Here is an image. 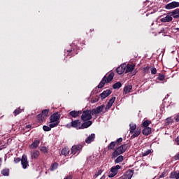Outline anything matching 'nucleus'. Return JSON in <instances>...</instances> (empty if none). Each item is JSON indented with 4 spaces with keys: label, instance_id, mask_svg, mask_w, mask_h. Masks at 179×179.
Listing matches in <instances>:
<instances>
[{
    "label": "nucleus",
    "instance_id": "1",
    "mask_svg": "<svg viewBox=\"0 0 179 179\" xmlns=\"http://www.w3.org/2000/svg\"><path fill=\"white\" fill-rule=\"evenodd\" d=\"M127 149H128V144H125V143L116 148L111 155V159H115L116 157H118L120 155H122L123 153H125Z\"/></svg>",
    "mask_w": 179,
    "mask_h": 179
},
{
    "label": "nucleus",
    "instance_id": "2",
    "mask_svg": "<svg viewBox=\"0 0 179 179\" xmlns=\"http://www.w3.org/2000/svg\"><path fill=\"white\" fill-rule=\"evenodd\" d=\"M114 75H115L114 72H110L108 74V77H107V76H104L97 86L98 89H103V87H104V85H106V83H110V82H111V80H113L114 79Z\"/></svg>",
    "mask_w": 179,
    "mask_h": 179
},
{
    "label": "nucleus",
    "instance_id": "3",
    "mask_svg": "<svg viewBox=\"0 0 179 179\" xmlns=\"http://www.w3.org/2000/svg\"><path fill=\"white\" fill-rule=\"evenodd\" d=\"M130 134H133L131 136V139L138 138L142 132V129L141 127H136V124H130Z\"/></svg>",
    "mask_w": 179,
    "mask_h": 179
},
{
    "label": "nucleus",
    "instance_id": "4",
    "mask_svg": "<svg viewBox=\"0 0 179 179\" xmlns=\"http://www.w3.org/2000/svg\"><path fill=\"white\" fill-rule=\"evenodd\" d=\"M49 113H50V109L43 110L40 114L36 115V119L38 122L39 124H42V122H44V121L47 120Z\"/></svg>",
    "mask_w": 179,
    "mask_h": 179
},
{
    "label": "nucleus",
    "instance_id": "5",
    "mask_svg": "<svg viewBox=\"0 0 179 179\" xmlns=\"http://www.w3.org/2000/svg\"><path fill=\"white\" fill-rule=\"evenodd\" d=\"M92 115H93L92 114V110H83L82 113V115H81V120L82 121H89L90 120H92Z\"/></svg>",
    "mask_w": 179,
    "mask_h": 179
},
{
    "label": "nucleus",
    "instance_id": "6",
    "mask_svg": "<svg viewBox=\"0 0 179 179\" xmlns=\"http://www.w3.org/2000/svg\"><path fill=\"white\" fill-rule=\"evenodd\" d=\"M121 142H122V138H117L115 141H112L108 146L107 149L108 150H114L115 149V146H120L121 144Z\"/></svg>",
    "mask_w": 179,
    "mask_h": 179
},
{
    "label": "nucleus",
    "instance_id": "7",
    "mask_svg": "<svg viewBox=\"0 0 179 179\" xmlns=\"http://www.w3.org/2000/svg\"><path fill=\"white\" fill-rule=\"evenodd\" d=\"M122 169V166H120V165H116L115 166H113L110 169V172L111 173H110L108 175L109 178H113V177H115V176H117V174H118V170Z\"/></svg>",
    "mask_w": 179,
    "mask_h": 179
},
{
    "label": "nucleus",
    "instance_id": "8",
    "mask_svg": "<svg viewBox=\"0 0 179 179\" xmlns=\"http://www.w3.org/2000/svg\"><path fill=\"white\" fill-rule=\"evenodd\" d=\"M176 8H179V2L178 1H172L169 3L164 6L165 9L167 10H171V9H176Z\"/></svg>",
    "mask_w": 179,
    "mask_h": 179
},
{
    "label": "nucleus",
    "instance_id": "9",
    "mask_svg": "<svg viewBox=\"0 0 179 179\" xmlns=\"http://www.w3.org/2000/svg\"><path fill=\"white\" fill-rule=\"evenodd\" d=\"M59 118H61V114L59 112H56L50 115V122H59Z\"/></svg>",
    "mask_w": 179,
    "mask_h": 179
},
{
    "label": "nucleus",
    "instance_id": "10",
    "mask_svg": "<svg viewBox=\"0 0 179 179\" xmlns=\"http://www.w3.org/2000/svg\"><path fill=\"white\" fill-rule=\"evenodd\" d=\"M83 148L82 145H73L71 148L72 155H79Z\"/></svg>",
    "mask_w": 179,
    "mask_h": 179
},
{
    "label": "nucleus",
    "instance_id": "11",
    "mask_svg": "<svg viewBox=\"0 0 179 179\" xmlns=\"http://www.w3.org/2000/svg\"><path fill=\"white\" fill-rule=\"evenodd\" d=\"M21 164H22V169H24V170H26V169L29 167V161L27 160V155H24L22 156Z\"/></svg>",
    "mask_w": 179,
    "mask_h": 179
},
{
    "label": "nucleus",
    "instance_id": "12",
    "mask_svg": "<svg viewBox=\"0 0 179 179\" xmlns=\"http://www.w3.org/2000/svg\"><path fill=\"white\" fill-rule=\"evenodd\" d=\"M134 176V171L129 169L124 173V174L120 178V179H131Z\"/></svg>",
    "mask_w": 179,
    "mask_h": 179
},
{
    "label": "nucleus",
    "instance_id": "13",
    "mask_svg": "<svg viewBox=\"0 0 179 179\" xmlns=\"http://www.w3.org/2000/svg\"><path fill=\"white\" fill-rule=\"evenodd\" d=\"M104 105H101L100 106L96 107V108H93L92 110V115H94L96 114H100L104 110Z\"/></svg>",
    "mask_w": 179,
    "mask_h": 179
},
{
    "label": "nucleus",
    "instance_id": "14",
    "mask_svg": "<svg viewBox=\"0 0 179 179\" xmlns=\"http://www.w3.org/2000/svg\"><path fill=\"white\" fill-rule=\"evenodd\" d=\"M161 22L162 23H167L169 22H173V15H171V13H168L166 14V16L164 17V18L161 19Z\"/></svg>",
    "mask_w": 179,
    "mask_h": 179
},
{
    "label": "nucleus",
    "instance_id": "15",
    "mask_svg": "<svg viewBox=\"0 0 179 179\" xmlns=\"http://www.w3.org/2000/svg\"><path fill=\"white\" fill-rule=\"evenodd\" d=\"M82 114V110H72L69 112V115L71 118H78Z\"/></svg>",
    "mask_w": 179,
    "mask_h": 179
},
{
    "label": "nucleus",
    "instance_id": "16",
    "mask_svg": "<svg viewBox=\"0 0 179 179\" xmlns=\"http://www.w3.org/2000/svg\"><path fill=\"white\" fill-rule=\"evenodd\" d=\"M30 155H31V159L32 160H36V159H38V157H40V151H38L37 150L31 151Z\"/></svg>",
    "mask_w": 179,
    "mask_h": 179
},
{
    "label": "nucleus",
    "instance_id": "17",
    "mask_svg": "<svg viewBox=\"0 0 179 179\" xmlns=\"http://www.w3.org/2000/svg\"><path fill=\"white\" fill-rule=\"evenodd\" d=\"M127 68V64H122L116 69V72L118 75H122L125 72V69Z\"/></svg>",
    "mask_w": 179,
    "mask_h": 179
},
{
    "label": "nucleus",
    "instance_id": "18",
    "mask_svg": "<svg viewBox=\"0 0 179 179\" xmlns=\"http://www.w3.org/2000/svg\"><path fill=\"white\" fill-rule=\"evenodd\" d=\"M71 127L73 128H76V129H81L80 128V120H73L71 122Z\"/></svg>",
    "mask_w": 179,
    "mask_h": 179
},
{
    "label": "nucleus",
    "instance_id": "19",
    "mask_svg": "<svg viewBox=\"0 0 179 179\" xmlns=\"http://www.w3.org/2000/svg\"><path fill=\"white\" fill-rule=\"evenodd\" d=\"M112 92L110 90H106L105 91H103L101 94H100V97L101 99V100H104V99H106V97H108V96H110V94H111Z\"/></svg>",
    "mask_w": 179,
    "mask_h": 179
},
{
    "label": "nucleus",
    "instance_id": "20",
    "mask_svg": "<svg viewBox=\"0 0 179 179\" xmlns=\"http://www.w3.org/2000/svg\"><path fill=\"white\" fill-rule=\"evenodd\" d=\"M40 145L39 140H34L33 143L29 145V149H37Z\"/></svg>",
    "mask_w": 179,
    "mask_h": 179
},
{
    "label": "nucleus",
    "instance_id": "21",
    "mask_svg": "<svg viewBox=\"0 0 179 179\" xmlns=\"http://www.w3.org/2000/svg\"><path fill=\"white\" fill-rule=\"evenodd\" d=\"M134 69H135V64H127L126 65L124 72L125 73H129V72H132Z\"/></svg>",
    "mask_w": 179,
    "mask_h": 179
},
{
    "label": "nucleus",
    "instance_id": "22",
    "mask_svg": "<svg viewBox=\"0 0 179 179\" xmlns=\"http://www.w3.org/2000/svg\"><path fill=\"white\" fill-rule=\"evenodd\" d=\"M171 15L173 19H179V8H176L171 12Z\"/></svg>",
    "mask_w": 179,
    "mask_h": 179
},
{
    "label": "nucleus",
    "instance_id": "23",
    "mask_svg": "<svg viewBox=\"0 0 179 179\" xmlns=\"http://www.w3.org/2000/svg\"><path fill=\"white\" fill-rule=\"evenodd\" d=\"M85 122H83L80 126L81 129H85L86 128H89V127H90V125H92V124H93V122L90 120H87Z\"/></svg>",
    "mask_w": 179,
    "mask_h": 179
},
{
    "label": "nucleus",
    "instance_id": "24",
    "mask_svg": "<svg viewBox=\"0 0 179 179\" xmlns=\"http://www.w3.org/2000/svg\"><path fill=\"white\" fill-rule=\"evenodd\" d=\"M143 135H145V136H148V135H150L152 134V128L150 127H144V129L142 131Z\"/></svg>",
    "mask_w": 179,
    "mask_h": 179
},
{
    "label": "nucleus",
    "instance_id": "25",
    "mask_svg": "<svg viewBox=\"0 0 179 179\" xmlns=\"http://www.w3.org/2000/svg\"><path fill=\"white\" fill-rule=\"evenodd\" d=\"M96 138V134H92L91 135H90L86 139H85V142L87 143H92V142H93V141H94V138Z\"/></svg>",
    "mask_w": 179,
    "mask_h": 179
},
{
    "label": "nucleus",
    "instance_id": "26",
    "mask_svg": "<svg viewBox=\"0 0 179 179\" xmlns=\"http://www.w3.org/2000/svg\"><path fill=\"white\" fill-rule=\"evenodd\" d=\"M131 90H132V85H126L124 88V94H128V93H131Z\"/></svg>",
    "mask_w": 179,
    "mask_h": 179
},
{
    "label": "nucleus",
    "instance_id": "27",
    "mask_svg": "<svg viewBox=\"0 0 179 179\" xmlns=\"http://www.w3.org/2000/svg\"><path fill=\"white\" fill-rule=\"evenodd\" d=\"M9 171H10L9 169L6 168V169L1 170V174H2V176H3L4 177H8Z\"/></svg>",
    "mask_w": 179,
    "mask_h": 179
},
{
    "label": "nucleus",
    "instance_id": "28",
    "mask_svg": "<svg viewBox=\"0 0 179 179\" xmlns=\"http://www.w3.org/2000/svg\"><path fill=\"white\" fill-rule=\"evenodd\" d=\"M124 161V156L120 155L115 160V164H118V163H122Z\"/></svg>",
    "mask_w": 179,
    "mask_h": 179
},
{
    "label": "nucleus",
    "instance_id": "29",
    "mask_svg": "<svg viewBox=\"0 0 179 179\" xmlns=\"http://www.w3.org/2000/svg\"><path fill=\"white\" fill-rule=\"evenodd\" d=\"M61 154L65 157L68 156V155H69V148H63L61 151Z\"/></svg>",
    "mask_w": 179,
    "mask_h": 179
},
{
    "label": "nucleus",
    "instance_id": "30",
    "mask_svg": "<svg viewBox=\"0 0 179 179\" xmlns=\"http://www.w3.org/2000/svg\"><path fill=\"white\" fill-rule=\"evenodd\" d=\"M152 122H150V120H144L141 124V127L143 128H148L149 127L148 125H150Z\"/></svg>",
    "mask_w": 179,
    "mask_h": 179
},
{
    "label": "nucleus",
    "instance_id": "31",
    "mask_svg": "<svg viewBox=\"0 0 179 179\" xmlns=\"http://www.w3.org/2000/svg\"><path fill=\"white\" fill-rule=\"evenodd\" d=\"M24 109H21L20 107H19L18 108L15 109L13 111V115L15 117H16L17 115H19V114H20V113H22V111H24Z\"/></svg>",
    "mask_w": 179,
    "mask_h": 179
},
{
    "label": "nucleus",
    "instance_id": "32",
    "mask_svg": "<svg viewBox=\"0 0 179 179\" xmlns=\"http://www.w3.org/2000/svg\"><path fill=\"white\" fill-rule=\"evenodd\" d=\"M58 166L59 164L57 162L52 164L50 168V171H54L55 170H57V169H58Z\"/></svg>",
    "mask_w": 179,
    "mask_h": 179
},
{
    "label": "nucleus",
    "instance_id": "33",
    "mask_svg": "<svg viewBox=\"0 0 179 179\" xmlns=\"http://www.w3.org/2000/svg\"><path fill=\"white\" fill-rule=\"evenodd\" d=\"M122 86V84L121 83V82H117L115 84H113V89L118 90V89L121 88Z\"/></svg>",
    "mask_w": 179,
    "mask_h": 179
},
{
    "label": "nucleus",
    "instance_id": "34",
    "mask_svg": "<svg viewBox=\"0 0 179 179\" xmlns=\"http://www.w3.org/2000/svg\"><path fill=\"white\" fill-rule=\"evenodd\" d=\"M59 124V122H50L49 127L51 128H55V127H58V124Z\"/></svg>",
    "mask_w": 179,
    "mask_h": 179
},
{
    "label": "nucleus",
    "instance_id": "35",
    "mask_svg": "<svg viewBox=\"0 0 179 179\" xmlns=\"http://www.w3.org/2000/svg\"><path fill=\"white\" fill-rule=\"evenodd\" d=\"M24 132H29V131H31V124H27L23 127Z\"/></svg>",
    "mask_w": 179,
    "mask_h": 179
},
{
    "label": "nucleus",
    "instance_id": "36",
    "mask_svg": "<svg viewBox=\"0 0 179 179\" xmlns=\"http://www.w3.org/2000/svg\"><path fill=\"white\" fill-rule=\"evenodd\" d=\"M158 80L163 81L164 79H166V76L163 73H159L157 77Z\"/></svg>",
    "mask_w": 179,
    "mask_h": 179
},
{
    "label": "nucleus",
    "instance_id": "37",
    "mask_svg": "<svg viewBox=\"0 0 179 179\" xmlns=\"http://www.w3.org/2000/svg\"><path fill=\"white\" fill-rule=\"evenodd\" d=\"M41 152H42V153H48V150L47 149V147L45 146H42L41 147V149H40Z\"/></svg>",
    "mask_w": 179,
    "mask_h": 179
},
{
    "label": "nucleus",
    "instance_id": "38",
    "mask_svg": "<svg viewBox=\"0 0 179 179\" xmlns=\"http://www.w3.org/2000/svg\"><path fill=\"white\" fill-rule=\"evenodd\" d=\"M173 120L171 117H167L166 120V125H170L172 122H173Z\"/></svg>",
    "mask_w": 179,
    "mask_h": 179
},
{
    "label": "nucleus",
    "instance_id": "39",
    "mask_svg": "<svg viewBox=\"0 0 179 179\" xmlns=\"http://www.w3.org/2000/svg\"><path fill=\"white\" fill-rule=\"evenodd\" d=\"M101 173H103V171L101 169H99L96 173L94 175V178H97L99 176H101Z\"/></svg>",
    "mask_w": 179,
    "mask_h": 179
},
{
    "label": "nucleus",
    "instance_id": "40",
    "mask_svg": "<svg viewBox=\"0 0 179 179\" xmlns=\"http://www.w3.org/2000/svg\"><path fill=\"white\" fill-rule=\"evenodd\" d=\"M143 71L144 73H149L150 72V67H149V66L143 67Z\"/></svg>",
    "mask_w": 179,
    "mask_h": 179
},
{
    "label": "nucleus",
    "instance_id": "41",
    "mask_svg": "<svg viewBox=\"0 0 179 179\" xmlns=\"http://www.w3.org/2000/svg\"><path fill=\"white\" fill-rule=\"evenodd\" d=\"M43 131H45V132H50V131H51V127L49 126H46V125H44L43 127Z\"/></svg>",
    "mask_w": 179,
    "mask_h": 179
},
{
    "label": "nucleus",
    "instance_id": "42",
    "mask_svg": "<svg viewBox=\"0 0 179 179\" xmlns=\"http://www.w3.org/2000/svg\"><path fill=\"white\" fill-rule=\"evenodd\" d=\"M115 101V96H113L109 101L108 102V104L113 106V104H114V102Z\"/></svg>",
    "mask_w": 179,
    "mask_h": 179
},
{
    "label": "nucleus",
    "instance_id": "43",
    "mask_svg": "<svg viewBox=\"0 0 179 179\" xmlns=\"http://www.w3.org/2000/svg\"><path fill=\"white\" fill-rule=\"evenodd\" d=\"M151 71V75H156V73H157V69H156L155 67H152L150 69Z\"/></svg>",
    "mask_w": 179,
    "mask_h": 179
},
{
    "label": "nucleus",
    "instance_id": "44",
    "mask_svg": "<svg viewBox=\"0 0 179 179\" xmlns=\"http://www.w3.org/2000/svg\"><path fill=\"white\" fill-rule=\"evenodd\" d=\"M99 100H100V96H96L95 98H93L92 100H91V103H97V101H99Z\"/></svg>",
    "mask_w": 179,
    "mask_h": 179
},
{
    "label": "nucleus",
    "instance_id": "45",
    "mask_svg": "<svg viewBox=\"0 0 179 179\" xmlns=\"http://www.w3.org/2000/svg\"><path fill=\"white\" fill-rule=\"evenodd\" d=\"M150 153H151L150 150H148L142 152V156L143 157L148 156V155H150Z\"/></svg>",
    "mask_w": 179,
    "mask_h": 179
},
{
    "label": "nucleus",
    "instance_id": "46",
    "mask_svg": "<svg viewBox=\"0 0 179 179\" xmlns=\"http://www.w3.org/2000/svg\"><path fill=\"white\" fill-rule=\"evenodd\" d=\"M20 162H22V159H20V157L14 158V163H15V164L20 163Z\"/></svg>",
    "mask_w": 179,
    "mask_h": 179
},
{
    "label": "nucleus",
    "instance_id": "47",
    "mask_svg": "<svg viewBox=\"0 0 179 179\" xmlns=\"http://www.w3.org/2000/svg\"><path fill=\"white\" fill-rule=\"evenodd\" d=\"M72 51H73V50L72 48L66 50V52H68V55H69L70 57H73V55H75L72 54Z\"/></svg>",
    "mask_w": 179,
    "mask_h": 179
},
{
    "label": "nucleus",
    "instance_id": "48",
    "mask_svg": "<svg viewBox=\"0 0 179 179\" xmlns=\"http://www.w3.org/2000/svg\"><path fill=\"white\" fill-rule=\"evenodd\" d=\"M111 107H113L111 105H110L109 103H107L105 110L106 111H108V110H110V108H111Z\"/></svg>",
    "mask_w": 179,
    "mask_h": 179
},
{
    "label": "nucleus",
    "instance_id": "49",
    "mask_svg": "<svg viewBox=\"0 0 179 179\" xmlns=\"http://www.w3.org/2000/svg\"><path fill=\"white\" fill-rule=\"evenodd\" d=\"M175 142H176L177 145H179V136H178V137L175 139Z\"/></svg>",
    "mask_w": 179,
    "mask_h": 179
},
{
    "label": "nucleus",
    "instance_id": "50",
    "mask_svg": "<svg viewBox=\"0 0 179 179\" xmlns=\"http://www.w3.org/2000/svg\"><path fill=\"white\" fill-rule=\"evenodd\" d=\"M166 175V173L165 172H163L160 176H159V178H164V176Z\"/></svg>",
    "mask_w": 179,
    "mask_h": 179
},
{
    "label": "nucleus",
    "instance_id": "51",
    "mask_svg": "<svg viewBox=\"0 0 179 179\" xmlns=\"http://www.w3.org/2000/svg\"><path fill=\"white\" fill-rule=\"evenodd\" d=\"M73 177H72V175H69V176H67L66 178H64V179H72Z\"/></svg>",
    "mask_w": 179,
    "mask_h": 179
},
{
    "label": "nucleus",
    "instance_id": "52",
    "mask_svg": "<svg viewBox=\"0 0 179 179\" xmlns=\"http://www.w3.org/2000/svg\"><path fill=\"white\" fill-rule=\"evenodd\" d=\"M176 122H179V113L176 115V118H175Z\"/></svg>",
    "mask_w": 179,
    "mask_h": 179
},
{
    "label": "nucleus",
    "instance_id": "53",
    "mask_svg": "<svg viewBox=\"0 0 179 179\" xmlns=\"http://www.w3.org/2000/svg\"><path fill=\"white\" fill-rule=\"evenodd\" d=\"M2 149H5V145H3L0 147V150H2Z\"/></svg>",
    "mask_w": 179,
    "mask_h": 179
},
{
    "label": "nucleus",
    "instance_id": "54",
    "mask_svg": "<svg viewBox=\"0 0 179 179\" xmlns=\"http://www.w3.org/2000/svg\"><path fill=\"white\" fill-rule=\"evenodd\" d=\"M170 0H167V2H169Z\"/></svg>",
    "mask_w": 179,
    "mask_h": 179
},
{
    "label": "nucleus",
    "instance_id": "55",
    "mask_svg": "<svg viewBox=\"0 0 179 179\" xmlns=\"http://www.w3.org/2000/svg\"><path fill=\"white\" fill-rule=\"evenodd\" d=\"M0 145H1V143H0Z\"/></svg>",
    "mask_w": 179,
    "mask_h": 179
}]
</instances>
